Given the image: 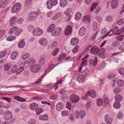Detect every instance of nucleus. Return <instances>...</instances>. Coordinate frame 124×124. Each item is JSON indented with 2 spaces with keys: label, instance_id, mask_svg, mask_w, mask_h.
Instances as JSON below:
<instances>
[{
  "label": "nucleus",
  "instance_id": "f257e3e1",
  "mask_svg": "<svg viewBox=\"0 0 124 124\" xmlns=\"http://www.w3.org/2000/svg\"><path fill=\"white\" fill-rule=\"evenodd\" d=\"M75 117L77 119L79 117L81 119L84 118L86 115V112L85 110H81L79 111L76 110L75 112Z\"/></svg>",
  "mask_w": 124,
  "mask_h": 124
},
{
  "label": "nucleus",
  "instance_id": "f03ea898",
  "mask_svg": "<svg viewBox=\"0 0 124 124\" xmlns=\"http://www.w3.org/2000/svg\"><path fill=\"white\" fill-rule=\"evenodd\" d=\"M13 117V115L11 112L7 110L3 114V118L6 120H9L11 119Z\"/></svg>",
  "mask_w": 124,
  "mask_h": 124
},
{
  "label": "nucleus",
  "instance_id": "7ed1b4c3",
  "mask_svg": "<svg viewBox=\"0 0 124 124\" xmlns=\"http://www.w3.org/2000/svg\"><path fill=\"white\" fill-rule=\"evenodd\" d=\"M21 7V4L19 3H16L15 4L11 10L12 13H16L20 9Z\"/></svg>",
  "mask_w": 124,
  "mask_h": 124
},
{
  "label": "nucleus",
  "instance_id": "20e7f679",
  "mask_svg": "<svg viewBox=\"0 0 124 124\" xmlns=\"http://www.w3.org/2000/svg\"><path fill=\"white\" fill-rule=\"evenodd\" d=\"M34 30L33 31L32 34L35 36H39L41 35L43 33V31L39 27H35Z\"/></svg>",
  "mask_w": 124,
  "mask_h": 124
},
{
  "label": "nucleus",
  "instance_id": "39448f33",
  "mask_svg": "<svg viewBox=\"0 0 124 124\" xmlns=\"http://www.w3.org/2000/svg\"><path fill=\"white\" fill-rule=\"evenodd\" d=\"M40 68V65L38 64H34L31 67L30 70L32 72L36 73L39 71Z\"/></svg>",
  "mask_w": 124,
  "mask_h": 124
},
{
  "label": "nucleus",
  "instance_id": "423d86ee",
  "mask_svg": "<svg viewBox=\"0 0 124 124\" xmlns=\"http://www.w3.org/2000/svg\"><path fill=\"white\" fill-rule=\"evenodd\" d=\"M118 31V28L117 27H114V29L112 30H111L108 32L105 35V36H106L109 34H110L109 36H110L114 34H116Z\"/></svg>",
  "mask_w": 124,
  "mask_h": 124
},
{
  "label": "nucleus",
  "instance_id": "0eeeda50",
  "mask_svg": "<svg viewBox=\"0 0 124 124\" xmlns=\"http://www.w3.org/2000/svg\"><path fill=\"white\" fill-rule=\"evenodd\" d=\"M39 13L38 12L34 11L31 12L28 17V19L30 20H33L35 19V17L38 15Z\"/></svg>",
  "mask_w": 124,
  "mask_h": 124
},
{
  "label": "nucleus",
  "instance_id": "6e6552de",
  "mask_svg": "<svg viewBox=\"0 0 124 124\" xmlns=\"http://www.w3.org/2000/svg\"><path fill=\"white\" fill-rule=\"evenodd\" d=\"M71 101L74 103H76L78 102L79 100V96L73 94L70 98Z\"/></svg>",
  "mask_w": 124,
  "mask_h": 124
},
{
  "label": "nucleus",
  "instance_id": "1a4fd4ad",
  "mask_svg": "<svg viewBox=\"0 0 124 124\" xmlns=\"http://www.w3.org/2000/svg\"><path fill=\"white\" fill-rule=\"evenodd\" d=\"M61 28L58 27L52 33V35L53 36H57L61 33Z\"/></svg>",
  "mask_w": 124,
  "mask_h": 124
},
{
  "label": "nucleus",
  "instance_id": "9d476101",
  "mask_svg": "<svg viewBox=\"0 0 124 124\" xmlns=\"http://www.w3.org/2000/svg\"><path fill=\"white\" fill-rule=\"evenodd\" d=\"M99 49L98 47L94 46L91 48L90 52L93 54H96L99 53Z\"/></svg>",
  "mask_w": 124,
  "mask_h": 124
},
{
  "label": "nucleus",
  "instance_id": "9b49d317",
  "mask_svg": "<svg viewBox=\"0 0 124 124\" xmlns=\"http://www.w3.org/2000/svg\"><path fill=\"white\" fill-rule=\"evenodd\" d=\"M39 43L41 45L43 46H45L48 44V42L46 38H42L39 40Z\"/></svg>",
  "mask_w": 124,
  "mask_h": 124
},
{
  "label": "nucleus",
  "instance_id": "f8f14e48",
  "mask_svg": "<svg viewBox=\"0 0 124 124\" xmlns=\"http://www.w3.org/2000/svg\"><path fill=\"white\" fill-rule=\"evenodd\" d=\"M89 95L91 97L94 98L96 96V93L94 91H92L91 92H87L85 94L86 98L87 97V96Z\"/></svg>",
  "mask_w": 124,
  "mask_h": 124
},
{
  "label": "nucleus",
  "instance_id": "ddd939ff",
  "mask_svg": "<svg viewBox=\"0 0 124 124\" xmlns=\"http://www.w3.org/2000/svg\"><path fill=\"white\" fill-rule=\"evenodd\" d=\"M72 31V28L71 26L69 25L66 29L65 31V34L66 35L70 34Z\"/></svg>",
  "mask_w": 124,
  "mask_h": 124
},
{
  "label": "nucleus",
  "instance_id": "4468645a",
  "mask_svg": "<svg viewBox=\"0 0 124 124\" xmlns=\"http://www.w3.org/2000/svg\"><path fill=\"white\" fill-rule=\"evenodd\" d=\"M85 30V27H83L80 28L78 32L79 35L80 36H84L86 33Z\"/></svg>",
  "mask_w": 124,
  "mask_h": 124
},
{
  "label": "nucleus",
  "instance_id": "2eb2a0df",
  "mask_svg": "<svg viewBox=\"0 0 124 124\" xmlns=\"http://www.w3.org/2000/svg\"><path fill=\"white\" fill-rule=\"evenodd\" d=\"M105 120L106 123L108 124H111L113 122L112 119L108 115L105 116Z\"/></svg>",
  "mask_w": 124,
  "mask_h": 124
},
{
  "label": "nucleus",
  "instance_id": "dca6fc26",
  "mask_svg": "<svg viewBox=\"0 0 124 124\" xmlns=\"http://www.w3.org/2000/svg\"><path fill=\"white\" fill-rule=\"evenodd\" d=\"M111 5L113 9L116 8L118 5V2L116 0H112L111 3Z\"/></svg>",
  "mask_w": 124,
  "mask_h": 124
},
{
  "label": "nucleus",
  "instance_id": "f3484780",
  "mask_svg": "<svg viewBox=\"0 0 124 124\" xmlns=\"http://www.w3.org/2000/svg\"><path fill=\"white\" fill-rule=\"evenodd\" d=\"M78 41L79 40L78 38H73L71 39L70 44L72 45L75 46L78 43Z\"/></svg>",
  "mask_w": 124,
  "mask_h": 124
},
{
  "label": "nucleus",
  "instance_id": "a211bd4d",
  "mask_svg": "<svg viewBox=\"0 0 124 124\" xmlns=\"http://www.w3.org/2000/svg\"><path fill=\"white\" fill-rule=\"evenodd\" d=\"M63 105L62 103L59 102L56 105V109L58 111H60L63 108Z\"/></svg>",
  "mask_w": 124,
  "mask_h": 124
},
{
  "label": "nucleus",
  "instance_id": "6ab92c4d",
  "mask_svg": "<svg viewBox=\"0 0 124 124\" xmlns=\"http://www.w3.org/2000/svg\"><path fill=\"white\" fill-rule=\"evenodd\" d=\"M55 27V26L54 24H52L50 25L48 27L47 32H53L54 31V29Z\"/></svg>",
  "mask_w": 124,
  "mask_h": 124
},
{
  "label": "nucleus",
  "instance_id": "aec40b11",
  "mask_svg": "<svg viewBox=\"0 0 124 124\" xmlns=\"http://www.w3.org/2000/svg\"><path fill=\"white\" fill-rule=\"evenodd\" d=\"M67 5V2L66 0H60V5L61 7L64 8Z\"/></svg>",
  "mask_w": 124,
  "mask_h": 124
},
{
  "label": "nucleus",
  "instance_id": "412c9836",
  "mask_svg": "<svg viewBox=\"0 0 124 124\" xmlns=\"http://www.w3.org/2000/svg\"><path fill=\"white\" fill-rule=\"evenodd\" d=\"M25 45V42L24 41V39H23L20 40L18 46L20 48H22L24 47Z\"/></svg>",
  "mask_w": 124,
  "mask_h": 124
},
{
  "label": "nucleus",
  "instance_id": "4be33fe9",
  "mask_svg": "<svg viewBox=\"0 0 124 124\" xmlns=\"http://www.w3.org/2000/svg\"><path fill=\"white\" fill-rule=\"evenodd\" d=\"M97 57H95L94 60L91 59L89 61L90 64L91 65H93L94 66H95L97 63Z\"/></svg>",
  "mask_w": 124,
  "mask_h": 124
},
{
  "label": "nucleus",
  "instance_id": "5701e85b",
  "mask_svg": "<svg viewBox=\"0 0 124 124\" xmlns=\"http://www.w3.org/2000/svg\"><path fill=\"white\" fill-rule=\"evenodd\" d=\"M39 107L38 105L35 103H32L30 105V108L32 110L35 109L36 108Z\"/></svg>",
  "mask_w": 124,
  "mask_h": 124
},
{
  "label": "nucleus",
  "instance_id": "b1692460",
  "mask_svg": "<svg viewBox=\"0 0 124 124\" xmlns=\"http://www.w3.org/2000/svg\"><path fill=\"white\" fill-rule=\"evenodd\" d=\"M39 118L40 120L46 121L48 118V117L46 115H41L39 116Z\"/></svg>",
  "mask_w": 124,
  "mask_h": 124
},
{
  "label": "nucleus",
  "instance_id": "393cba45",
  "mask_svg": "<svg viewBox=\"0 0 124 124\" xmlns=\"http://www.w3.org/2000/svg\"><path fill=\"white\" fill-rule=\"evenodd\" d=\"M77 80L78 81L80 82L81 83L83 82L85 79L84 76L81 74H80L78 75L77 78Z\"/></svg>",
  "mask_w": 124,
  "mask_h": 124
},
{
  "label": "nucleus",
  "instance_id": "a878e982",
  "mask_svg": "<svg viewBox=\"0 0 124 124\" xmlns=\"http://www.w3.org/2000/svg\"><path fill=\"white\" fill-rule=\"evenodd\" d=\"M117 86L119 87H123L124 85V82L122 79H119L117 82Z\"/></svg>",
  "mask_w": 124,
  "mask_h": 124
},
{
  "label": "nucleus",
  "instance_id": "bb28decb",
  "mask_svg": "<svg viewBox=\"0 0 124 124\" xmlns=\"http://www.w3.org/2000/svg\"><path fill=\"white\" fill-rule=\"evenodd\" d=\"M83 21L85 22H90V19L89 16L88 15H87L84 16L83 18Z\"/></svg>",
  "mask_w": 124,
  "mask_h": 124
},
{
  "label": "nucleus",
  "instance_id": "cd10ccee",
  "mask_svg": "<svg viewBox=\"0 0 124 124\" xmlns=\"http://www.w3.org/2000/svg\"><path fill=\"white\" fill-rule=\"evenodd\" d=\"M52 0H48L46 3L47 7L49 9H51L53 5L52 4Z\"/></svg>",
  "mask_w": 124,
  "mask_h": 124
},
{
  "label": "nucleus",
  "instance_id": "c85d7f7f",
  "mask_svg": "<svg viewBox=\"0 0 124 124\" xmlns=\"http://www.w3.org/2000/svg\"><path fill=\"white\" fill-rule=\"evenodd\" d=\"M81 14L79 12H77L75 16V19L76 20H78L81 18Z\"/></svg>",
  "mask_w": 124,
  "mask_h": 124
},
{
  "label": "nucleus",
  "instance_id": "c756f323",
  "mask_svg": "<svg viewBox=\"0 0 124 124\" xmlns=\"http://www.w3.org/2000/svg\"><path fill=\"white\" fill-rule=\"evenodd\" d=\"M35 27L34 26L32 25H29L28 26V31L30 32H32V33L33 31H34V30H35Z\"/></svg>",
  "mask_w": 124,
  "mask_h": 124
},
{
  "label": "nucleus",
  "instance_id": "7c9ffc66",
  "mask_svg": "<svg viewBox=\"0 0 124 124\" xmlns=\"http://www.w3.org/2000/svg\"><path fill=\"white\" fill-rule=\"evenodd\" d=\"M121 106V104L119 102L116 101L114 103L113 106L114 108H119Z\"/></svg>",
  "mask_w": 124,
  "mask_h": 124
},
{
  "label": "nucleus",
  "instance_id": "2f4dec72",
  "mask_svg": "<svg viewBox=\"0 0 124 124\" xmlns=\"http://www.w3.org/2000/svg\"><path fill=\"white\" fill-rule=\"evenodd\" d=\"M103 103V100L101 98H99L97 100L96 104L98 106H101L102 105Z\"/></svg>",
  "mask_w": 124,
  "mask_h": 124
},
{
  "label": "nucleus",
  "instance_id": "473e14b6",
  "mask_svg": "<svg viewBox=\"0 0 124 124\" xmlns=\"http://www.w3.org/2000/svg\"><path fill=\"white\" fill-rule=\"evenodd\" d=\"M123 99L122 96L121 95H117L115 98L116 101L119 102L121 101Z\"/></svg>",
  "mask_w": 124,
  "mask_h": 124
},
{
  "label": "nucleus",
  "instance_id": "72a5a7b5",
  "mask_svg": "<svg viewBox=\"0 0 124 124\" xmlns=\"http://www.w3.org/2000/svg\"><path fill=\"white\" fill-rule=\"evenodd\" d=\"M14 98L15 99L21 102H24L25 101V99L20 97L18 96H15Z\"/></svg>",
  "mask_w": 124,
  "mask_h": 124
},
{
  "label": "nucleus",
  "instance_id": "f704fd0d",
  "mask_svg": "<svg viewBox=\"0 0 124 124\" xmlns=\"http://www.w3.org/2000/svg\"><path fill=\"white\" fill-rule=\"evenodd\" d=\"M66 54L65 53H63L57 59L58 61H60L62 60L66 56Z\"/></svg>",
  "mask_w": 124,
  "mask_h": 124
},
{
  "label": "nucleus",
  "instance_id": "c9c22d12",
  "mask_svg": "<svg viewBox=\"0 0 124 124\" xmlns=\"http://www.w3.org/2000/svg\"><path fill=\"white\" fill-rule=\"evenodd\" d=\"M35 62L34 58L33 57H30L27 61V63L30 64L31 63H33Z\"/></svg>",
  "mask_w": 124,
  "mask_h": 124
},
{
  "label": "nucleus",
  "instance_id": "e433bc0d",
  "mask_svg": "<svg viewBox=\"0 0 124 124\" xmlns=\"http://www.w3.org/2000/svg\"><path fill=\"white\" fill-rule=\"evenodd\" d=\"M61 113L63 116H68L69 113L68 111L64 110L62 111Z\"/></svg>",
  "mask_w": 124,
  "mask_h": 124
},
{
  "label": "nucleus",
  "instance_id": "4c0bfd02",
  "mask_svg": "<svg viewBox=\"0 0 124 124\" xmlns=\"http://www.w3.org/2000/svg\"><path fill=\"white\" fill-rule=\"evenodd\" d=\"M24 70V68L23 67H21L16 70V74H18L22 72Z\"/></svg>",
  "mask_w": 124,
  "mask_h": 124
},
{
  "label": "nucleus",
  "instance_id": "58836bf2",
  "mask_svg": "<svg viewBox=\"0 0 124 124\" xmlns=\"http://www.w3.org/2000/svg\"><path fill=\"white\" fill-rule=\"evenodd\" d=\"M58 44V42L56 41L53 42L51 44V48L52 49H53Z\"/></svg>",
  "mask_w": 124,
  "mask_h": 124
},
{
  "label": "nucleus",
  "instance_id": "ea45409f",
  "mask_svg": "<svg viewBox=\"0 0 124 124\" xmlns=\"http://www.w3.org/2000/svg\"><path fill=\"white\" fill-rule=\"evenodd\" d=\"M8 2V0H2L0 2V8H2L3 5L7 3Z\"/></svg>",
  "mask_w": 124,
  "mask_h": 124
},
{
  "label": "nucleus",
  "instance_id": "a19ab883",
  "mask_svg": "<svg viewBox=\"0 0 124 124\" xmlns=\"http://www.w3.org/2000/svg\"><path fill=\"white\" fill-rule=\"evenodd\" d=\"M98 28L97 24L96 22H94L93 24V29L94 31H96Z\"/></svg>",
  "mask_w": 124,
  "mask_h": 124
},
{
  "label": "nucleus",
  "instance_id": "79ce46f5",
  "mask_svg": "<svg viewBox=\"0 0 124 124\" xmlns=\"http://www.w3.org/2000/svg\"><path fill=\"white\" fill-rule=\"evenodd\" d=\"M97 6V4L96 3H94L92 5L90 8V10L91 11H92L94 10L96 8Z\"/></svg>",
  "mask_w": 124,
  "mask_h": 124
},
{
  "label": "nucleus",
  "instance_id": "37998d69",
  "mask_svg": "<svg viewBox=\"0 0 124 124\" xmlns=\"http://www.w3.org/2000/svg\"><path fill=\"white\" fill-rule=\"evenodd\" d=\"M16 37L13 36H11L6 39V40L9 41H13L16 39Z\"/></svg>",
  "mask_w": 124,
  "mask_h": 124
},
{
  "label": "nucleus",
  "instance_id": "c03bdc74",
  "mask_svg": "<svg viewBox=\"0 0 124 124\" xmlns=\"http://www.w3.org/2000/svg\"><path fill=\"white\" fill-rule=\"evenodd\" d=\"M35 111L37 114L39 115L43 111V110L41 108H39L35 109Z\"/></svg>",
  "mask_w": 124,
  "mask_h": 124
},
{
  "label": "nucleus",
  "instance_id": "a18cd8bd",
  "mask_svg": "<svg viewBox=\"0 0 124 124\" xmlns=\"http://www.w3.org/2000/svg\"><path fill=\"white\" fill-rule=\"evenodd\" d=\"M16 19V17L15 16H14L10 20V24L11 25H14L15 21Z\"/></svg>",
  "mask_w": 124,
  "mask_h": 124
},
{
  "label": "nucleus",
  "instance_id": "49530a36",
  "mask_svg": "<svg viewBox=\"0 0 124 124\" xmlns=\"http://www.w3.org/2000/svg\"><path fill=\"white\" fill-rule=\"evenodd\" d=\"M10 64H6L4 66V70L6 71H7L10 68Z\"/></svg>",
  "mask_w": 124,
  "mask_h": 124
},
{
  "label": "nucleus",
  "instance_id": "de8ad7c7",
  "mask_svg": "<svg viewBox=\"0 0 124 124\" xmlns=\"http://www.w3.org/2000/svg\"><path fill=\"white\" fill-rule=\"evenodd\" d=\"M17 55V54L16 52H14L11 54V58L12 59H14L16 58Z\"/></svg>",
  "mask_w": 124,
  "mask_h": 124
},
{
  "label": "nucleus",
  "instance_id": "09e8293b",
  "mask_svg": "<svg viewBox=\"0 0 124 124\" xmlns=\"http://www.w3.org/2000/svg\"><path fill=\"white\" fill-rule=\"evenodd\" d=\"M59 49L57 48L54 50V51L52 52V54L53 56H55L56 54L58 53L59 51Z\"/></svg>",
  "mask_w": 124,
  "mask_h": 124
},
{
  "label": "nucleus",
  "instance_id": "8fccbe9b",
  "mask_svg": "<svg viewBox=\"0 0 124 124\" xmlns=\"http://www.w3.org/2000/svg\"><path fill=\"white\" fill-rule=\"evenodd\" d=\"M76 57H71L70 56H68L67 58L65 59V60H68V61H72L73 59H75Z\"/></svg>",
  "mask_w": 124,
  "mask_h": 124
},
{
  "label": "nucleus",
  "instance_id": "3c124183",
  "mask_svg": "<svg viewBox=\"0 0 124 124\" xmlns=\"http://www.w3.org/2000/svg\"><path fill=\"white\" fill-rule=\"evenodd\" d=\"M121 90L119 88H115L114 90V92L115 93L117 94L121 91Z\"/></svg>",
  "mask_w": 124,
  "mask_h": 124
},
{
  "label": "nucleus",
  "instance_id": "603ef678",
  "mask_svg": "<svg viewBox=\"0 0 124 124\" xmlns=\"http://www.w3.org/2000/svg\"><path fill=\"white\" fill-rule=\"evenodd\" d=\"M17 29V27H15L11 28L9 30V33L11 34L13 33L14 31H15Z\"/></svg>",
  "mask_w": 124,
  "mask_h": 124
},
{
  "label": "nucleus",
  "instance_id": "864d4df0",
  "mask_svg": "<svg viewBox=\"0 0 124 124\" xmlns=\"http://www.w3.org/2000/svg\"><path fill=\"white\" fill-rule=\"evenodd\" d=\"M79 48V46L78 45H77L73 49L72 51V52L74 53H76L77 50Z\"/></svg>",
  "mask_w": 124,
  "mask_h": 124
},
{
  "label": "nucleus",
  "instance_id": "5fc2aeb1",
  "mask_svg": "<svg viewBox=\"0 0 124 124\" xmlns=\"http://www.w3.org/2000/svg\"><path fill=\"white\" fill-rule=\"evenodd\" d=\"M36 122L34 119H31L28 121V124H35Z\"/></svg>",
  "mask_w": 124,
  "mask_h": 124
},
{
  "label": "nucleus",
  "instance_id": "6e6d98bb",
  "mask_svg": "<svg viewBox=\"0 0 124 124\" xmlns=\"http://www.w3.org/2000/svg\"><path fill=\"white\" fill-rule=\"evenodd\" d=\"M71 11V9H67L66 11L65 12V14L67 16L70 15V13Z\"/></svg>",
  "mask_w": 124,
  "mask_h": 124
},
{
  "label": "nucleus",
  "instance_id": "4d7b16f0",
  "mask_svg": "<svg viewBox=\"0 0 124 124\" xmlns=\"http://www.w3.org/2000/svg\"><path fill=\"white\" fill-rule=\"evenodd\" d=\"M39 62L40 65H43L45 62V58H41L39 61Z\"/></svg>",
  "mask_w": 124,
  "mask_h": 124
},
{
  "label": "nucleus",
  "instance_id": "13d9d810",
  "mask_svg": "<svg viewBox=\"0 0 124 124\" xmlns=\"http://www.w3.org/2000/svg\"><path fill=\"white\" fill-rule=\"evenodd\" d=\"M29 56V55L28 54H25L23 55L22 57V58L24 60H25L27 59Z\"/></svg>",
  "mask_w": 124,
  "mask_h": 124
},
{
  "label": "nucleus",
  "instance_id": "bf43d9fd",
  "mask_svg": "<svg viewBox=\"0 0 124 124\" xmlns=\"http://www.w3.org/2000/svg\"><path fill=\"white\" fill-rule=\"evenodd\" d=\"M17 69V66L16 65H14L11 69V71L12 73H14Z\"/></svg>",
  "mask_w": 124,
  "mask_h": 124
},
{
  "label": "nucleus",
  "instance_id": "052dcab7",
  "mask_svg": "<svg viewBox=\"0 0 124 124\" xmlns=\"http://www.w3.org/2000/svg\"><path fill=\"white\" fill-rule=\"evenodd\" d=\"M115 74H110L108 76V78L109 79H113L115 77Z\"/></svg>",
  "mask_w": 124,
  "mask_h": 124
},
{
  "label": "nucleus",
  "instance_id": "680f3d73",
  "mask_svg": "<svg viewBox=\"0 0 124 124\" xmlns=\"http://www.w3.org/2000/svg\"><path fill=\"white\" fill-rule=\"evenodd\" d=\"M43 76H42L41 77V78H39L38 80L35 83V85H39L41 83V81H42V80L41 78H43Z\"/></svg>",
  "mask_w": 124,
  "mask_h": 124
},
{
  "label": "nucleus",
  "instance_id": "e2e57ef3",
  "mask_svg": "<svg viewBox=\"0 0 124 124\" xmlns=\"http://www.w3.org/2000/svg\"><path fill=\"white\" fill-rule=\"evenodd\" d=\"M6 51H3L0 53V58L4 57L6 54Z\"/></svg>",
  "mask_w": 124,
  "mask_h": 124
},
{
  "label": "nucleus",
  "instance_id": "0e129e2a",
  "mask_svg": "<svg viewBox=\"0 0 124 124\" xmlns=\"http://www.w3.org/2000/svg\"><path fill=\"white\" fill-rule=\"evenodd\" d=\"M119 72L121 75H124V69L121 68L119 70Z\"/></svg>",
  "mask_w": 124,
  "mask_h": 124
},
{
  "label": "nucleus",
  "instance_id": "69168bd1",
  "mask_svg": "<svg viewBox=\"0 0 124 124\" xmlns=\"http://www.w3.org/2000/svg\"><path fill=\"white\" fill-rule=\"evenodd\" d=\"M99 56L102 58H104L105 56V54L104 53L101 52L99 54Z\"/></svg>",
  "mask_w": 124,
  "mask_h": 124
},
{
  "label": "nucleus",
  "instance_id": "338daca9",
  "mask_svg": "<svg viewBox=\"0 0 124 124\" xmlns=\"http://www.w3.org/2000/svg\"><path fill=\"white\" fill-rule=\"evenodd\" d=\"M71 104L70 102H67L66 107L67 108L70 109L71 108Z\"/></svg>",
  "mask_w": 124,
  "mask_h": 124
},
{
  "label": "nucleus",
  "instance_id": "774afa93",
  "mask_svg": "<svg viewBox=\"0 0 124 124\" xmlns=\"http://www.w3.org/2000/svg\"><path fill=\"white\" fill-rule=\"evenodd\" d=\"M53 12L51 11H50L47 13V16L48 17H50L53 15Z\"/></svg>",
  "mask_w": 124,
  "mask_h": 124
}]
</instances>
